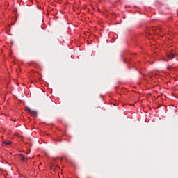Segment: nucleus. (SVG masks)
Returning a JSON list of instances; mask_svg holds the SVG:
<instances>
[{
	"label": "nucleus",
	"mask_w": 178,
	"mask_h": 178,
	"mask_svg": "<svg viewBox=\"0 0 178 178\" xmlns=\"http://www.w3.org/2000/svg\"><path fill=\"white\" fill-rule=\"evenodd\" d=\"M26 111L29 113H31V115H33V116H37V111H33V110L30 109V108H26Z\"/></svg>",
	"instance_id": "nucleus-2"
},
{
	"label": "nucleus",
	"mask_w": 178,
	"mask_h": 178,
	"mask_svg": "<svg viewBox=\"0 0 178 178\" xmlns=\"http://www.w3.org/2000/svg\"><path fill=\"white\" fill-rule=\"evenodd\" d=\"M19 159L22 162H27V158L24 157L23 155H20Z\"/></svg>",
	"instance_id": "nucleus-3"
},
{
	"label": "nucleus",
	"mask_w": 178,
	"mask_h": 178,
	"mask_svg": "<svg viewBox=\"0 0 178 178\" xmlns=\"http://www.w3.org/2000/svg\"><path fill=\"white\" fill-rule=\"evenodd\" d=\"M3 143L5 144V145H10V144H12V142L9 140H3Z\"/></svg>",
	"instance_id": "nucleus-4"
},
{
	"label": "nucleus",
	"mask_w": 178,
	"mask_h": 178,
	"mask_svg": "<svg viewBox=\"0 0 178 178\" xmlns=\"http://www.w3.org/2000/svg\"><path fill=\"white\" fill-rule=\"evenodd\" d=\"M168 70H172V65H169L167 67Z\"/></svg>",
	"instance_id": "nucleus-5"
},
{
	"label": "nucleus",
	"mask_w": 178,
	"mask_h": 178,
	"mask_svg": "<svg viewBox=\"0 0 178 178\" xmlns=\"http://www.w3.org/2000/svg\"><path fill=\"white\" fill-rule=\"evenodd\" d=\"M175 55L176 54H175V52L169 51L168 53H167V58L170 59V60H171V59H174Z\"/></svg>",
	"instance_id": "nucleus-1"
}]
</instances>
